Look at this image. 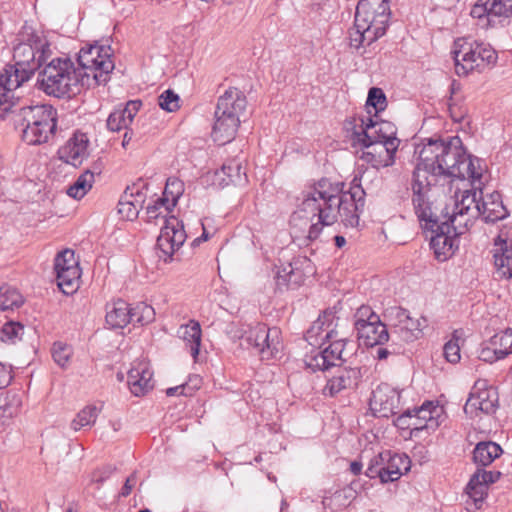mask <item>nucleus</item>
<instances>
[{"label": "nucleus", "mask_w": 512, "mask_h": 512, "mask_svg": "<svg viewBox=\"0 0 512 512\" xmlns=\"http://www.w3.org/2000/svg\"><path fill=\"white\" fill-rule=\"evenodd\" d=\"M329 346L325 347L321 351H312L306 356L305 364L312 371H325L331 367H336L346 361V356L351 354L348 351V346L352 345V341L348 340L344 333L340 331L338 337L328 341ZM353 347L351 348V350Z\"/></svg>", "instance_id": "obj_17"}, {"label": "nucleus", "mask_w": 512, "mask_h": 512, "mask_svg": "<svg viewBox=\"0 0 512 512\" xmlns=\"http://www.w3.org/2000/svg\"><path fill=\"white\" fill-rule=\"evenodd\" d=\"M178 334L189 347L191 356L196 360L199 354L202 336V330L199 322L190 320L187 324L181 325L178 330Z\"/></svg>", "instance_id": "obj_35"}, {"label": "nucleus", "mask_w": 512, "mask_h": 512, "mask_svg": "<svg viewBox=\"0 0 512 512\" xmlns=\"http://www.w3.org/2000/svg\"><path fill=\"white\" fill-rule=\"evenodd\" d=\"M219 184L227 186L229 184L241 185L247 181L246 173L242 169V162L239 159H229L216 172Z\"/></svg>", "instance_id": "obj_33"}, {"label": "nucleus", "mask_w": 512, "mask_h": 512, "mask_svg": "<svg viewBox=\"0 0 512 512\" xmlns=\"http://www.w3.org/2000/svg\"><path fill=\"white\" fill-rule=\"evenodd\" d=\"M142 106L141 101H129L124 107H118L110 113L107 119V127L110 131L118 132L127 129L135 115Z\"/></svg>", "instance_id": "obj_30"}, {"label": "nucleus", "mask_w": 512, "mask_h": 512, "mask_svg": "<svg viewBox=\"0 0 512 512\" xmlns=\"http://www.w3.org/2000/svg\"><path fill=\"white\" fill-rule=\"evenodd\" d=\"M449 112L455 122H461L467 114V110L456 103L449 104Z\"/></svg>", "instance_id": "obj_61"}, {"label": "nucleus", "mask_w": 512, "mask_h": 512, "mask_svg": "<svg viewBox=\"0 0 512 512\" xmlns=\"http://www.w3.org/2000/svg\"><path fill=\"white\" fill-rule=\"evenodd\" d=\"M378 348L376 349V358L378 360H384L388 357V355L392 354L390 350L387 348L382 347V345H377Z\"/></svg>", "instance_id": "obj_64"}, {"label": "nucleus", "mask_w": 512, "mask_h": 512, "mask_svg": "<svg viewBox=\"0 0 512 512\" xmlns=\"http://www.w3.org/2000/svg\"><path fill=\"white\" fill-rule=\"evenodd\" d=\"M502 453V448L495 442H479L473 451V460L479 467L489 466Z\"/></svg>", "instance_id": "obj_39"}, {"label": "nucleus", "mask_w": 512, "mask_h": 512, "mask_svg": "<svg viewBox=\"0 0 512 512\" xmlns=\"http://www.w3.org/2000/svg\"><path fill=\"white\" fill-rule=\"evenodd\" d=\"M384 460H386L385 451L380 452L379 454L371 458L369 465L365 471V475L371 479L378 477L383 483V473L385 470V467L383 466Z\"/></svg>", "instance_id": "obj_51"}, {"label": "nucleus", "mask_w": 512, "mask_h": 512, "mask_svg": "<svg viewBox=\"0 0 512 512\" xmlns=\"http://www.w3.org/2000/svg\"><path fill=\"white\" fill-rule=\"evenodd\" d=\"M129 313V304L117 300L106 306V323L113 329L124 328L131 323Z\"/></svg>", "instance_id": "obj_34"}, {"label": "nucleus", "mask_w": 512, "mask_h": 512, "mask_svg": "<svg viewBox=\"0 0 512 512\" xmlns=\"http://www.w3.org/2000/svg\"><path fill=\"white\" fill-rule=\"evenodd\" d=\"M280 334L277 327L269 328L257 323L245 331L241 338L248 346L255 348L262 359L268 360L276 357L283 348Z\"/></svg>", "instance_id": "obj_18"}, {"label": "nucleus", "mask_w": 512, "mask_h": 512, "mask_svg": "<svg viewBox=\"0 0 512 512\" xmlns=\"http://www.w3.org/2000/svg\"><path fill=\"white\" fill-rule=\"evenodd\" d=\"M338 321L339 319L333 312H323L307 330L306 340L311 345H318L338 337L340 334Z\"/></svg>", "instance_id": "obj_24"}, {"label": "nucleus", "mask_w": 512, "mask_h": 512, "mask_svg": "<svg viewBox=\"0 0 512 512\" xmlns=\"http://www.w3.org/2000/svg\"><path fill=\"white\" fill-rule=\"evenodd\" d=\"M15 122L22 130V139L29 145L48 142L57 126V111L47 104L17 107Z\"/></svg>", "instance_id": "obj_5"}, {"label": "nucleus", "mask_w": 512, "mask_h": 512, "mask_svg": "<svg viewBox=\"0 0 512 512\" xmlns=\"http://www.w3.org/2000/svg\"><path fill=\"white\" fill-rule=\"evenodd\" d=\"M492 0H477L470 10L472 18L477 20V25L482 29L499 27L497 17L492 16Z\"/></svg>", "instance_id": "obj_36"}, {"label": "nucleus", "mask_w": 512, "mask_h": 512, "mask_svg": "<svg viewBox=\"0 0 512 512\" xmlns=\"http://www.w3.org/2000/svg\"><path fill=\"white\" fill-rule=\"evenodd\" d=\"M12 380V368L0 362V389L7 387Z\"/></svg>", "instance_id": "obj_60"}, {"label": "nucleus", "mask_w": 512, "mask_h": 512, "mask_svg": "<svg viewBox=\"0 0 512 512\" xmlns=\"http://www.w3.org/2000/svg\"><path fill=\"white\" fill-rule=\"evenodd\" d=\"M34 73L14 64H7L0 72V118L15 113L21 98L17 91L27 83Z\"/></svg>", "instance_id": "obj_10"}, {"label": "nucleus", "mask_w": 512, "mask_h": 512, "mask_svg": "<svg viewBox=\"0 0 512 512\" xmlns=\"http://www.w3.org/2000/svg\"><path fill=\"white\" fill-rule=\"evenodd\" d=\"M492 16L497 17L499 26H504L507 20L512 17V0H492Z\"/></svg>", "instance_id": "obj_47"}, {"label": "nucleus", "mask_w": 512, "mask_h": 512, "mask_svg": "<svg viewBox=\"0 0 512 512\" xmlns=\"http://www.w3.org/2000/svg\"><path fill=\"white\" fill-rule=\"evenodd\" d=\"M424 424V420L420 419L418 415L412 412L411 437H419V434L422 431H427V428Z\"/></svg>", "instance_id": "obj_59"}, {"label": "nucleus", "mask_w": 512, "mask_h": 512, "mask_svg": "<svg viewBox=\"0 0 512 512\" xmlns=\"http://www.w3.org/2000/svg\"><path fill=\"white\" fill-rule=\"evenodd\" d=\"M479 194L480 197L476 188L465 190L460 199L456 196V200H451L454 206L452 222L455 223L457 231L467 232L478 216H481L486 223H495L509 215L498 191L482 195L480 190Z\"/></svg>", "instance_id": "obj_2"}, {"label": "nucleus", "mask_w": 512, "mask_h": 512, "mask_svg": "<svg viewBox=\"0 0 512 512\" xmlns=\"http://www.w3.org/2000/svg\"><path fill=\"white\" fill-rule=\"evenodd\" d=\"M51 55L50 44L45 38L35 33L27 34L21 42H19L13 51L14 65L25 70L35 73L43 64L46 63Z\"/></svg>", "instance_id": "obj_11"}, {"label": "nucleus", "mask_w": 512, "mask_h": 512, "mask_svg": "<svg viewBox=\"0 0 512 512\" xmlns=\"http://www.w3.org/2000/svg\"><path fill=\"white\" fill-rule=\"evenodd\" d=\"M344 128L347 132L351 133L352 139H363L381 142H396L400 145V140L397 138V128L389 121H374L371 117H353L347 119L344 123Z\"/></svg>", "instance_id": "obj_12"}, {"label": "nucleus", "mask_w": 512, "mask_h": 512, "mask_svg": "<svg viewBox=\"0 0 512 512\" xmlns=\"http://www.w3.org/2000/svg\"><path fill=\"white\" fill-rule=\"evenodd\" d=\"M143 192L133 186L132 188L127 187L118 204V212L129 220L137 218L139 214V208L142 207L144 202Z\"/></svg>", "instance_id": "obj_32"}, {"label": "nucleus", "mask_w": 512, "mask_h": 512, "mask_svg": "<svg viewBox=\"0 0 512 512\" xmlns=\"http://www.w3.org/2000/svg\"><path fill=\"white\" fill-rule=\"evenodd\" d=\"M442 177L480 181L483 169L480 160L467 154L459 137H451L446 143Z\"/></svg>", "instance_id": "obj_8"}, {"label": "nucleus", "mask_w": 512, "mask_h": 512, "mask_svg": "<svg viewBox=\"0 0 512 512\" xmlns=\"http://www.w3.org/2000/svg\"><path fill=\"white\" fill-rule=\"evenodd\" d=\"M453 215L454 206H452L451 214L448 217L436 223L434 227L425 228L432 232L430 246L440 261H444L454 254L459 247V236L465 233L456 230V225L452 222Z\"/></svg>", "instance_id": "obj_15"}, {"label": "nucleus", "mask_w": 512, "mask_h": 512, "mask_svg": "<svg viewBox=\"0 0 512 512\" xmlns=\"http://www.w3.org/2000/svg\"><path fill=\"white\" fill-rule=\"evenodd\" d=\"M386 460L388 461L387 466H385L384 470V480L383 483L394 482L398 480L402 472V466H404V470L407 471L409 469L408 464L409 460L406 455L400 454H392L391 451H385Z\"/></svg>", "instance_id": "obj_38"}, {"label": "nucleus", "mask_w": 512, "mask_h": 512, "mask_svg": "<svg viewBox=\"0 0 512 512\" xmlns=\"http://www.w3.org/2000/svg\"><path fill=\"white\" fill-rule=\"evenodd\" d=\"M172 209L173 207L170 205L169 198H157L153 203H149L146 207L147 221L152 222L160 217L166 220V214Z\"/></svg>", "instance_id": "obj_44"}, {"label": "nucleus", "mask_w": 512, "mask_h": 512, "mask_svg": "<svg viewBox=\"0 0 512 512\" xmlns=\"http://www.w3.org/2000/svg\"><path fill=\"white\" fill-rule=\"evenodd\" d=\"M88 140L83 134H75L58 150L59 159L74 167L79 166L87 152Z\"/></svg>", "instance_id": "obj_28"}, {"label": "nucleus", "mask_w": 512, "mask_h": 512, "mask_svg": "<svg viewBox=\"0 0 512 512\" xmlns=\"http://www.w3.org/2000/svg\"><path fill=\"white\" fill-rule=\"evenodd\" d=\"M356 331L358 339L367 347L383 345L390 337L386 324H384L380 318L378 321H372L365 325H360Z\"/></svg>", "instance_id": "obj_29"}, {"label": "nucleus", "mask_w": 512, "mask_h": 512, "mask_svg": "<svg viewBox=\"0 0 512 512\" xmlns=\"http://www.w3.org/2000/svg\"><path fill=\"white\" fill-rule=\"evenodd\" d=\"M379 315H377L370 306L362 305L355 313V329H358L360 325H365L368 322L378 321Z\"/></svg>", "instance_id": "obj_54"}, {"label": "nucleus", "mask_w": 512, "mask_h": 512, "mask_svg": "<svg viewBox=\"0 0 512 512\" xmlns=\"http://www.w3.org/2000/svg\"><path fill=\"white\" fill-rule=\"evenodd\" d=\"M179 96L171 89L165 90L158 98V104L161 109L167 112H174L179 109Z\"/></svg>", "instance_id": "obj_53"}, {"label": "nucleus", "mask_w": 512, "mask_h": 512, "mask_svg": "<svg viewBox=\"0 0 512 512\" xmlns=\"http://www.w3.org/2000/svg\"><path fill=\"white\" fill-rule=\"evenodd\" d=\"M411 411L424 420L427 432L435 431L438 428L439 419L443 414V408L433 401H425L420 407H415Z\"/></svg>", "instance_id": "obj_37"}, {"label": "nucleus", "mask_w": 512, "mask_h": 512, "mask_svg": "<svg viewBox=\"0 0 512 512\" xmlns=\"http://www.w3.org/2000/svg\"><path fill=\"white\" fill-rule=\"evenodd\" d=\"M390 17L388 0H359L349 32L350 46L359 49L377 41L386 33Z\"/></svg>", "instance_id": "obj_3"}, {"label": "nucleus", "mask_w": 512, "mask_h": 512, "mask_svg": "<svg viewBox=\"0 0 512 512\" xmlns=\"http://www.w3.org/2000/svg\"><path fill=\"white\" fill-rule=\"evenodd\" d=\"M152 377L153 373L146 361H134L127 375L131 393L135 396H142L149 392L154 386Z\"/></svg>", "instance_id": "obj_26"}, {"label": "nucleus", "mask_w": 512, "mask_h": 512, "mask_svg": "<svg viewBox=\"0 0 512 512\" xmlns=\"http://www.w3.org/2000/svg\"><path fill=\"white\" fill-rule=\"evenodd\" d=\"M129 316H131V323L146 325L155 319L154 308L144 302L136 303L133 306L129 305Z\"/></svg>", "instance_id": "obj_42"}, {"label": "nucleus", "mask_w": 512, "mask_h": 512, "mask_svg": "<svg viewBox=\"0 0 512 512\" xmlns=\"http://www.w3.org/2000/svg\"><path fill=\"white\" fill-rule=\"evenodd\" d=\"M184 192V184L177 178H168L162 197L170 200V205L174 208L181 195Z\"/></svg>", "instance_id": "obj_49"}, {"label": "nucleus", "mask_w": 512, "mask_h": 512, "mask_svg": "<svg viewBox=\"0 0 512 512\" xmlns=\"http://www.w3.org/2000/svg\"><path fill=\"white\" fill-rule=\"evenodd\" d=\"M370 408L377 417L394 416L402 411L401 394L387 384L379 385L372 392Z\"/></svg>", "instance_id": "obj_23"}, {"label": "nucleus", "mask_w": 512, "mask_h": 512, "mask_svg": "<svg viewBox=\"0 0 512 512\" xmlns=\"http://www.w3.org/2000/svg\"><path fill=\"white\" fill-rule=\"evenodd\" d=\"M185 390H186V385H180V386L168 388L166 390V394L168 396H174L178 393H180L182 395H188V393H186Z\"/></svg>", "instance_id": "obj_63"}, {"label": "nucleus", "mask_w": 512, "mask_h": 512, "mask_svg": "<svg viewBox=\"0 0 512 512\" xmlns=\"http://www.w3.org/2000/svg\"><path fill=\"white\" fill-rule=\"evenodd\" d=\"M353 141L367 149L363 151L361 159L373 168H386L395 163V154L399 145L393 140L391 142H381L373 141V139H353Z\"/></svg>", "instance_id": "obj_21"}, {"label": "nucleus", "mask_w": 512, "mask_h": 512, "mask_svg": "<svg viewBox=\"0 0 512 512\" xmlns=\"http://www.w3.org/2000/svg\"><path fill=\"white\" fill-rule=\"evenodd\" d=\"M73 354L72 347L62 342H55L52 347V357L62 368H65Z\"/></svg>", "instance_id": "obj_50"}, {"label": "nucleus", "mask_w": 512, "mask_h": 512, "mask_svg": "<svg viewBox=\"0 0 512 512\" xmlns=\"http://www.w3.org/2000/svg\"><path fill=\"white\" fill-rule=\"evenodd\" d=\"M364 196L365 191L357 177L348 191H343V184L321 179L292 213L290 225L309 240L317 239L324 226L333 225L339 218L345 226L356 227L364 207Z\"/></svg>", "instance_id": "obj_1"}, {"label": "nucleus", "mask_w": 512, "mask_h": 512, "mask_svg": "<svg viewBox=\"0 0 512 512\" xmlns=\"http://www.w3.org/2000/svg\"><path fill=\"white\" fill-rule=\"evenodd\" d=\"M54 270L58 287L64 294L69 295L76 291L80 269L73 250L65 249L57 254L54 261Z\"/></svg>", "instance_id": "obj_19"}, {"label": "nucleus", "mask_w": 512, "mask_h": 512, "mask_svg": "<svg viewBox=\"0 0 512 512\" xmlns=\"http://www.w3.org/2000/svg\"><path fill=\"white\" fill-rule=\"evenodd\" d=\"M24 303L23 296L14 287L10 285H2L0 287V310H14Z\"/></svg>", "instance_id": "obj_41"}, {"label": "nucleus", "mask_w": 512, "mask_h": 512, "mask_svg": "<svg viewBox=\"0 0 512 512\" xmlns=\"http://www.w3.org/2000/svg\"><path fill=\"white\" fill-rule=\"evenodd\" d=\"M477 382L464 405V412L470 418L481 414L490 415L497 408L498 396L492 388H486L485 383Z\"/></svg>", "instance_id": "obj_22"}, {"label": "nucleus", "mask_w": 512, "mask_h": 512, "mask_svg": "<svg viewBox=\"0 0 512 512\" xmlns=\"http://www.w3.org/2000/svg\"><path fill=\"white\" fill-rule=\"evenodd\" d=\"M495 273L499 278L509 279L512 277V240L502 239L498 236L495 239L493 249Z\"/></svg>", "instance_id": "obj_27"}, {"label": "nucleus", "mask_w": 512, "mask_h": 512, "mask_svg": "<svg viewBox=\"0 0 512 512\" xmlns=\"http://www.w3.org/2000/svg\"><path fill=\"white\" fill-rule=\"evenodd\" d=\"M136 481H137L136 474L135 473L131 474L126 479V481H125V483H124V485H123V487L121 489L120 496L121 497H127L131 493L133 487L135 486Z\"/></svg>", "instance_id": "obj_62"}, {"label": "nucleus", "mask_w": 512, "mask_h": 512, "mask_svg": "<svg viewBox=\"0 0 512 512\" xmlns=\"http://www.w3.org/2000/svg\"><path fill=\"white\" fill-rule=\"evenodd\" d=\"M38 89L56 98L71 97L81 87H89L87 75L74 66L69 58H54L47 63L37 78Z\"/></svg>", "instance_id": "obj_4"}, {"label": "nucleus", "mask_w": 512, "mask_h": 512, "mask_svg": "<svg viewBox=\"0 0 512 512\" xmlns=\"http://www.w3.org/2000/svg\"><path fill=\"white\" fill-rule=\"evenodd\" d=\"M384 318L391 328L392 336L404 342H413L420 338L423 329L428 325L425 317L414 319L406 309L400 306L386 308Z\"/></svg>", "instance_id": "obj_14"}, {"label": "nucleus", "mask_w": 512, "mask_h": 512, "mask_svg": "<svg viewBox=\"0 0 512 512\" xmlns=\"http://www.w3.org/2000/svg\"><path fill=\"white\" fill-rule=\"evenodd\" d=\"M100 413V409L95 405L85 406L72 420L71 428L78 431L81 428L92 426Z\"/></svg>", "instance_id": "obj_43"}, {"label": "nucleus", "mask_w": 512, "mask_h": 512, "mask_svg": "<svg viewBox=\"0 0 512 512\" xmlns=\"http://www.w3.org/2000/svg\"><path fill=\"white\" fill-rule=\"evenodd\" d=\"M492 344L497 348L500 357H507L512 354V330L507 329L497 333L491 338Z\"/></svg>", "instance_id": "obj_46"}, {"label": "nucleus", "mask_w": 512, "mask_h": 512, "mask_svg": "<svg viewBox=\"0 0 512 512\" xmlns=\"http://www.w3.org/2000/svg\"><path fill=\"white\" fill-rule=\"evenodd\" d=\"M478 358L487 363H494L498 360L504 359L498 354L497 348L492 344L491 339L481 345Z\"/></svg>", "instance_id": "obj_55"}, {"label": "nucleus", "mask_w": 512, "mask_h": 512, "mask_svg": "<svg viewBox=\"0 0 512 512\" xmlns=\"http://www.w3.org/2000/svg\"><path fill=\"white\" fill-rule=\"evenodd\" d=\"M78 70L82 75H87L89 85L105 84L109 75L114 69V62L111 59V48L104 45H88L81 48L78 54Z\"/></svg>", "instance_id": "obj_9"}, {"label": "nucleus", "mask_w": 512, "mask_h": 512, "mask_svg": "<svg viewBox=\"0 0 512 512\" xmlns=\"http://www.w3.org/2000/svg\"><path fill=\"white\" fill-rule=\"evenodd\" d=\"M361 377L359 367H339L335 374L328 379L323 393L334 397L343 390L354 389L358 386Z\"/></svg>", "instance_id": "obj_25"}, {"label": "nucleus", "mask_w": 512, "mask_h": 512, "mask_svg": "<svg viewBox=\"0 0 512 512\" xmlns=\"http://www.w3.org/2000/svg\"><path fill=\"white\" fill-rule=\"evenodd\" d=\"M185 239L186 234L181 221L174 216L164 220V226L156 243L159 258L168 262L174 252L184 244Z\"/></svg>", "instance_id": "obj_20"}, {"label": "nucleus", "mask_w": 512, "mask_h": 512, "mask_svg": "<svg viewBox=\"0 0 512 512\" xmlns=\"http://www.w3.org/2000/svg\"><path fill=\"white\" fill-rule=\"evenodd\" d=\"M472 476H478V480L487 487L488 484L495 483L500 479L501 472L478 469Z\"/></svg>", "instance_id": "obj_57"}, {"label": "nucleus", "mask_w": 512, "mask_h": 512, "mask_svg": "<svg viewBox=\"0 0 512 512\" xmlns=\"http://www.w3.org/2000/svg\"><path fill=\"white\" fill-rule=\"evenodd\" d=\"M486 489L487 487L478 480V476H471L466 486V493L473 500L476 508H480L486 495Z\"/></svg>", "instance_id": "obj_48"}, {"label": "nucleus", "mask_w": 512, "mask_h": 512, "mask_svg": "<svg viewBox=\"0 0 512 512\" xmlns=\"http://www.w3.org/2000/svg\"><path fill=\"white\" fill-rule=\"evenodd\" d=\"M24 326L19 322L9 321L0 329V340L6 344H15L21 340Z\"/></svg>", "instance_id": "obj_45"}, {"label": "nucleus", "mask_w": 512, "mask_h": 512, "mask_svg": "<svg viewBox=\"0 0 512 512\" xmlns=\"http://www.w3.org/2000/svg\"><path fill=\"white\" fill-rule=\"evenodd\" d=\"M456 332H454L453 337L451 340H449L443 348L444 356L446 360L450 363H457L459 362L461 356H460V347L458 343V338L456 337Z\"/></svg>", "instance_id": "obj_56"}, {"label": "nucleus", "mask_w": 512, "mask_h": 512, "mask_svg": "<svg viewBox=\"0 0 512 512\" xmlns=\"http://www.w3.org/2000/svg\"><path fill=\"white\" fill-rule=\"evenodd\" d=\"M94 180V172L85 170L81 175H79L73 185L67 189L68 196L77 200L82 199L92 188Z\"/></svg>", "instance_id": "obj_40"}, {"label": "nucleus", "mask_w": 512, "mask_h": 512, "mask_svg": "<svg viewBox=\"0 0 512 512\" xmlns=\"http://www.w3.org/2000/svg\"><path fill=\"white\" fill-rule=\"evenodd\" d=\"M411 422L412 411L411 409H407L400 412V415L394 420V425L401 430H409L411 432Z\"/></svg>", "instance_id": "obj_58"}, {"label": "nucleus", "mask_w": 512, "mask_h": 512, "mask_svg": "<svg viewBox=\"0 0 512 512\" xmlns=\"http://www.w3.org/2000/svg\"><path fill=\"white\" fill-rule=\"evenodd\" d=\"M367 107H373L375 112L384 111L387 106L386 95L381 88L372 87L368 92Z\"/></svg>", "instance_id": "obj_52"}, {"label": "nucleus", "mask_w": 512, "mask_h": 512, "mask_svg": "<svg viewBox=\"0 0 512 512\" xmlns=\"http://www.w3.org/2000/svg\"><path fill=\"white\" fill-rule=\"evenodd\" d=\"M447 141L428 139L427 142L416 148L418 163L413 172L422 173L424 179L435 183L437 177L444 173L443 158Z\"/></svg>", "instance_id": "obj_16"}, {"label": "nucleus", "mask_w": 512, "mask_h": 512, "mask_svg": "<svg viewBox=\"0 0 512 512\" xmlns=\"http://www.w3.org/2000/svg\"><path fill=\"white\" fill-rule=\"evenodd\" d=\"M247 100L242 91L230 88L218 98L214 113L212 137L219 145L234 139L240 124V115L245 111Z\"/></svg>", "instance_id": "obj_6"}, {"label": "nucleus", "mask_w": 512, "mask_h": 512, "mask_svg": "<svg viewBox=\"0 0 512 512\" xmlns=\"http://www.w3.org/2000/svg\"><path fill=\"white\" fill-rule=\"evenodd\" d=\"M459 49L453 52L455 71L459 76H465L474 69L484 68L496 61V52L488 44L478 42H463Z\"/></svg>", "instance_id": "obj_13"}, {"label": "nucleus", "mask_w": 512, "mask_h": 512, "mask_svg": "<svg viewBox=\"0 0 512 512\" xmlns=\"http://www.w3.org/2000/svg\"><path fill=\"white\" fill-rule=\"evenodd\" d=\"M435 185L432 180L424 179L422 173L413 172L411 181V201L417 218L421 225L426 227H434L436 223L448 217L451 214L452 204L445 203L443 207H439L437 201L433 199L432 186Z\"/></svg>", "instance_id": "obj_7"}, {"label": "nucleus", "mask_w": 512, "mask_h": 512, "mask_svg": "<svg viewBox=\"0 0 512 512\" xmlns=\"http://www.w3.org/2000/svg\"><path fill=\"white\" fill-rule=\"evenodd\" d=\"M306 262V259L298 258L289 262L276 273V285L279 289L295 288L304 282V273L299 269V264Z\"/></svg>", "instance_id": "obj_31"}]
</instances>
